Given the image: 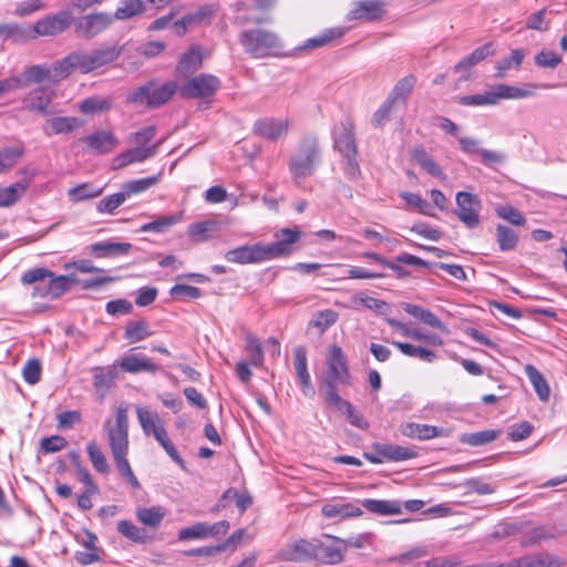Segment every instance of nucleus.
<instances>
[{"label":"nucleus","instance_id":"1","mask_svg":"<svg viewBox=\"0 0 567 567\" xmlns=\"http://www.w3.org/2000/svg\"><path fill=\"white\" fill-rule=\"evenodd\" d=\"M320 158L321 150L318 138L316 136L302 137L288 161V168L293 181L298 182L313 175Z\"/></svg>","mask_w":567,"mask_h":567},{"label":"nucleus","instance_id":"2","mask_svg":"<svg viewBox=\"0 0 567 567\" xmlns=\"http://www.w3.org/2000/svg\"><path fill=\"white\" fill-rule=\"evenodd\" d=\"M334 147L343 157V172L350 181H357L361 175L357 161L358 148L354 138V124L346 118L333 128Z\"/></svg>","mask_w":567,"mask_h":567},{"label":"nucleus","instance_id":"3","mask_svg":"<svg viewBox=\"0 0 567 567\" xmlns=\"http://www.w3.org/2000/svg\"><path fill=\"white\" fill-rule=\"evenodd\" d=\"M327 373L322 381L324 398L338 393V386H350L352 377L349 370L348 359L341 347L331 344L326 355Z\"/></svg>","mask_w":567,"mask_h":567},{"label":"nucleus","instance_id":"4","mask_svg":"<svg viewBox=\"0 0 567 567\" xmlns=\"http://www.w3.org/2000/svg\"><path fill=\"white\" fill-rule=\"evenodd\" d=\"M239 41L245 52L255 59L278 55L282 49L280 38L274 31L262 28L244 30Z\"/></svg>","mask_w":567,"mask_h":567},{"label":"nucleus","instance_id":"5","mask_svg":"<svg viewBox=\"0 0 567 567\" xmlns=\"http://www.w3.org/2000/svg\"><path fill=\"white\" fill-rule=\"evenodd\" d=\"M178 89L175 81H168L157 84L154 81L136 87L127 96L126 102L134 105H145L151 109H157L167 103Z\"/></svg>","mask_w":567,"mask_h":567},{"label":"nucleus","instance_id":"6","mask_svg":"<svg viewBox=\"0 0 567 567\" xmlns=\"http://www.w3.org/2000/svg\"><path fill=\"white\" fill-rule=\"evenodd\" d=\"M529 95H532L529 90L508 84H498L484 93L461 96L458 103L464 106H486L495 105L501 100H517Z\"/></svg>","mask_w":567,"mask_h":567},{"label":"nucleus","instance_id":"7","mask_svg":"<svg viewBox=\"0 0 567 567\" xmlns=\"http://www.w3.org/2000/svg\"><path fill=\"white\" fill-rule=\"evenodd\" d=\"M107 442L113 456L128 453V415L126 406H118L115 422L107 420L104 423Z\"/></svg>","mask_w":567,"mask_h":567},{"label":"nucleus","instance_id":"8","mask_svg":"<svg viewBox=\"0 0 567 567\" xmlns=\"http://www.w3.org/2000/svg\"><path fill=\"white\" fill-rule=\"evenodd\" d=\"M220 87V80L207 73H200L187 80L181 87L184 99H204L214 95Z\"/></svg>","mask_w":567,"mask_h":567},{"label":"nucleus","instance_id":"9","mask_svg":"<svg viewBox=\"0 0 567 567\" xmlns=\"http://www.w3.org/2000/svg\"><path fill=\"white\" fill-rule=\"evenodd\" d=\"M114 21L113 16L107 12L89 13L74 21L75 33L82 39H92L107 30Z\"/></svg>","mask_w":567,"mask_h":567},{"label":"nucleus","instance_id":"10","mask_svg":"<svg viewBox=\"0 0 567 567\" xmlns=\"http://www.w3.org/2000/svg\"><path fill=\"white\" fill-rule=\"evenodd\" d=\"M72 16L69 11H60L53 16H47L38 20L32 27L34 40L39 37H52L62 33L72 24Z\"/></svg>","mask_w":567,"mask_h":567},{"label":"nucleus","instance_id":"11","mask_svg":"<svg viewBox=\"0 0 567 567\" xmlns=\"http://www.w3.org/2000/svg\"><path fill=\"white\" fill-rule=\"evenodd\" d=\"M456 215L467 228H475L480 225L482 205L477 196L466 192H458L456 194Z\"/></svg>","mask_w":567,"mask_h":567},{"label":"nucleus","instance_id":"12","mask_svg":"<svg viewBox=\"0 0 567 567\" xmlns=\"http://www.w3.org/2000/svg\"><path fill=\"white\" fill-rule=\"evenodd\" d=\"M326 540H315L313 561L321 565H337L343 561V546L336 536L324 535Z\"/></svg>","mask_w":567,"mask_h":567},{"label":"nucleus","instance_id":"13","mask_svg":"<svg viewBox=\"0 0 567 567\" xmlns=\"http://www.w3.org/2000/svg\"><path fill=\"white\" fill-rule=\"evenodd\" d=\"M75 284H79V278L73 275L54 276L52 272V277L49 278L47 285L43 287L34 286L32 296L56 299L71 290Z\"/></svg>","mask_w":567,"mask_h":567},{"label":"nucleus","instance_id":"14","mask_svg":"<svg viewBox=\"0 0 567 567\" xmlns=\"http://www.w3.org/2000/svg\"><path fill=\"white\" fill-rule=\"evenodd\" d=\"M315 542L298 539L286 544L277 554L281 561H313Z\"/></svg>","mask_w":567,"mask_h":567},{"label":"nucleus","instance_id":"15","mask_svg":"<svg viewBox=\"0 0 567 567\" xmlns=\"http://www.w3.org/2000/svg\"><path fill=\"white\" fill-rule=\"evenodd\" d=\"M224 257L229 262L240 265L258 264L269 260L264 244L239 246L228 250Z\"/></svg>","mask_w":567,"mask_h":567},{"label":"nucleus","instance_id":"16","mask_svg":"<svg viewBox=\"0 0 567 567\" xmlns=\"http://www.w3.org/2000/svg\"><path fill=\"white\" fill-rule=\"evenodd\" d=\"M301 233L297 228H282L276 231V243L265 245L269 260L288 256L292 251V245L299 240Z\"/></svg>","mask_w":567,"mask_h":567},{"label":"nucleus","instance_id":"17","mask_svg":"<svg viewBox=\"0 0 567 567\" xmlns=\"http://www.w3.org/2000/svg\"><path fill=\"white\" fill-rule=\"evenodd\" d=\"M291 122L289 118L265 117L254 124V133L262 138L276 141L288 134Z\"/></svg>","mask_w":567,"mask_h":567},{"label":"nucleus","instance_id":"18","mask_svg":"<svg viewBox=\"0 0 567 567\" xmlns=\"http://www.w3.org/2000/svg\"><path fill=\"white\" fill-rule=\"evenodd\" d=\"M384 3L378 0H360L353 2L348 20L378 21L384 14Z\"/></svg>","mask_w":567,"mask_h":567},{"label":"nucleus","instance_id":"19","mask_svg":"<svg viewBox=\"0 0 567 567\" xmlns=\"http://www.w3.org/2000/svg\"><path fill=\"white\" fill-rule=\"evenodd\" d=\"M162 141L155 142L150 146H137L120 154L113 159V168L118 169L133 163L144 162L147 158L155 156Z\"/></svg>","mask_w":567,"mask_h":567},{"label":"nucleus","instance_id":"20","mask_svg":"<svg viewBox=\"0 0 567 567\" xmlns=\"http://www.w3.org/2000/svg\"><path fill=\"white\" fill-rule=\"evenodd\" d=\"M326 402L330 408L343 413L353 426L362 430L368 429L369 423L363 419L362 414L357 412L353 405L339 394L326 396Z\"/></svg>","mask_w":567,"mask_h":567},{"label":"nucleus","instance_id":"21","mask_svg":"<svg viewBox=\"0 0 567 567\" xmlns=\"http://www.w3.org/2000/svg\"><path fill=\"white\" fill-rule=\"evenodd\" d=\"M120 368L128 373L150 372L156 373L158 365L144 354L128 353L122 357Z\"/></svg>","mask_w":567,"mask_h":567},{"label":"nucleus","instance_id":"22","mask_svg":"<svg viewBox=\"0 0 567 567\" xmlns=\"http://www.w3.org/2000/svg\"><path fill=\"white\" fill-rule=\"evenodd\" d=\"M0 40L12 43H25L34 40L30 24L0 23Z\"/></svg>","mask_w":567,"mask_h":567},{"label":"nucleus","instance_id":"23","mask_svg":"<svg viewBox=\"0 0 567 567\" xmlns=\"http://www.w3.org/2000/svg\"><path fill=\"white\" fill-rule=\"evenodd\" d=\"M321 513L327 518L347 519L358 517L363 514L362 509L353 503L341 501L327 503L322 506Z\"/></svg>","mask_w":567,"mask_h":567},{"label":"nucleus","instance_id":"24","mask_svg":"<svg viewBox=\"0 0 567 567\" xmlns=\"http://www.w3.org/2000/svg\"><path fill=\"white\" fill-rule=\"evenodd\" d=\"M400 432L402 435L410 439H417L420 441L430 440L436 436L445 435L444 429L429 425V424H419V423H405L400 426Z\"/></svg>","mask_w":567,"mask_h":567},{"label":"nucleus","instance_id":"25","mask_svg":"<svg viewBox=\"0 0 567 567\" xmlns=\"http://www.w3.org/2000/svg\"><path fill=\"white\" fill-rule=\"evenodd\" d=\"M374 451L377 454L382 456L383 458L388 461H405L411 460L417 456V452L405 446L395 445V444H382L377 443L373 445Z\"/></svg>","mask_w":567,"mask_h":567},{"label":"nucleus","instance_id":"26","mask_svg":"<svg viewBox=\"0 0 567 567\" xmlns=\"http://www.w3.org/2000/svg\"><path fill=\"white\" fill-rule=\"evenodd\" d=\"M403 310L412 317L419 319L424 324L431 328L437 329L444 333H449L447 327L441 321V319L432 311L424 309L420 306L404 302L402 305Z\"/></svg>","mask_w":567,"mask_h":567},{"label":"nucleus","instance_id":"27","mask_svg":"<svg viewBox=\"0 0 567 567\" xmlns=\"http://www.w3.org/2000/svg\"><path fill=\"white\" fill-rule=\"evenodd\" d=\"M132 245L128 243H111L100 241L89 246V252L96 258L113 257L126 255L130 252Z\"/></svg>","mask_w":567,"mask_h":567},{"label":"nucleus","instance_id":"28","mask_svg":"<svg viewBox=\"0 0 567 567\" xmlns=\"http://www.w3.org/2000/svg\"><path fill=\"white\" fill-rule=\"evenodd\" d=\"M86 144L99 154L112 152L118 144L116 137L106 131H97L85 137Z\"/></svg>","mask_w":567,"mask_h":567},{"label":"nucleus","instance_id":"29","mask_svg":"<svg viewBox=\"0 0 567 567\" xmlns=\"http://www.w3.org/2000/svg\"><path fill=\"white\" fill-rule=\"evenodd\" d=\"M293 367L296 374L301 383L303 393L312 391L310 374L307 367V352L303 347H296L293 350Z\"/></svg>","mask_w":567,"mask_h":567},{"label":"nucleus","instance_id":"30","mask_svg":"<svg viewBox=\"0 0 567 567\" xmlns=\"http://www.w3.org/2000/svg\"><path fill=\"white\" fill-rule=\"evenodd\" d=\"M203 56L199 47L193 45L185 53L182 54L176 71L179 74L187 75L195 72L202 66Z\"/></svg>","mask_w":567,"mask_h":567},{"label":"nucleus","instance_id":"31","mask_svg":"<svg viewBox=\"0 0 567 567\" xmlns=\"http://www.w3.org/2000/svg\"><path fill=\"white\" fill-rule=\"evenodd\" d=\"M79 120L70 116H56L48 118L43 132L48 135L68 134L79 126Z\"/></svg>","mask_w":567,"mask_h":567},{"label":"nucleus","instance_id":"32","mask_svg":"<svg viewBox=\"0 0 567 567\" xmlns=\"http://www.w3.org/2000/svg\"><path fill=\"white\" fill-rule=\"evenodd\" d=\"M493 53L492 44L486 43L482 47L476 48L468 55L464 56L457 64L454 66V72L456 73H466L474 65L486 59L488 55Z\"/></svg>","mask_w":567,"mask_h":567},{"label":"nucleus","instance_id":"33","mask_svg":"<svg viewBox=\"0 0 567 567\" xmlns=\"http://www.w3.org/2000/svg\"><path fill=\"white\" fill-rule=\"evenodd\" d=\"M522 567H561L565 560L558 556L540 553L537 555H526L519 558Z\"/></svg>","mask_w":567,"mask_h":567},{"label":"nucleus","instance_id":"34","mask_svg":"<svg viewBox=\"0 0 567 567\" xmlns=\"http://www.w3.org/2000/svg\"><path fill=\"white\" fill-rule=\"evenodd\" d=\"M121 54V49L115 45L99 48L89 52L91 70L94 71L115 61Z\"/></svg>","mask_w":567,"mask_h":567},{"label":"nucleus","instance_id":"35","mask_svg":"<svg viewBox=\"0 0 567 567\" xmlns=\"http://www.w3.org/2000/svg\"><path fill=\"white\" fill-rule=\"evenodd\" d=\"M166 515L162 506L140 507L136 509L137 520L151 528H157Z\"/></svg>","mask_w":567,"mask_h":567},{"label":"nucleus","instance_id":"36","mask_svg":"<svg viewBox=\"0 0 567 567\" xmlns=\"http://www.w3.org/2000/svg\"><path fill=\"white\" fill-rule=\"evenodd\" d=\"M525 372L538 399L546 402L549 399L550 389L544 375L532 364L525 367Z\"/></svg>","mask_w":567,"mask_h":567},{"label":"nucleus","instance_id":"37","mask_svg":"<svg viewBox=\"0 0 567 567\" xmlns=\"http://www.w3.org/2000/svg\"><path fill=\"white\" fill-rule=\"evenodd\" d=\"M362 506L378 515H396L401 513V504L396 501L363 499Z\"/></svg>","mask_w":567,"mask_h":567},{"label":"nucleus","instance_id":"38","mask_svg":"<svg viewBox=\"0 0 567 567\" xmlns=\"http://www.w3.org/2000/svg\"><path fill=\"white\" fill-rule=\"evenodd\" d=\"M138 422L145 435H155L157 429H165L159 415L146 408H137Z\"/></svg>","mask_w":567,"mask_h":567},{"label":"nucleus","instance_id":"39","mask_svg":"<svg viewBox=\"0 0 567 567\" xmlns=\"http://www.w3.org/2000/svg\"><path fill=\"white\" fill-rule=\"evenodd\" d=\"M28 183L17 182L7 187H0V207L13 206L25 193Z\"/></svg>","mask_w":567,"mask_h":567},{"label":"nucleus","instance_id":"40","mask_svg":"<svg viewBox=\"0 0 567 567\" xmlns=\"http://www.w3.org/2000/svg\"><path fill=\"white\" fill-rule=\"evenodd\" d=\"M51 102L50 93L44 89H37L29 93L24 100L25 107L30 111L45 114Z\"/></svg>","mask_w":567,"mask_h":567},{"label":"nucleus","instance_id":"41","mask_svg":"<svg viewBox=\"0 0 567 567\" xmlns=\"http://www.w3.org/2000/svg\"><path fill=\"white\" fill-rule=\"evenodd\" d=\"M152 334L153 332L151 331L150 326L145 320L130 321L125 326L124 338L130 343L140 342Z\"/></svg>","mask_w":567,"mask_h":567},{"label":"nucleus","instance_id":"42","mask_svg":"<svg viewBox=\"0 0 567 567\" xmlns=\"http://www.w3.org/2000/svg\"><path fill=\"white\" fill-rule=\"evenodd\" d=\"M144 11L145 6L142 0H122L112 16L114 20H127L142 14Z\"/></svg>","mask_w":567,"mask_h":567},{"label":"nucleus","instance_id":"43","mask_svg":"<svg viewBox=\"0 0 567 567\" xmlns=\"http://www.w3.org/2000/svg\"><path fill=\"white\" fill-rule=\"evenodd\" d=\"M392 344L398 348L404 355L412 357V358H419L422 361L425 362H433L436 360V354L432 350H429L423 347L413 346L410 343L401 342V341H393Z\"/></svg>","mask_w":567,"mask_h":567},{"label":"nucleus","instance_id":"44","mask_svg":"<svg viewBox=\"0 0 567 567\" xmlns=\"http://www.w3.org/2000/svg\"><path fill=\"white\" fill-rule=\"evenodd\" d=\"M338 320V313L331 309L317 311L313 313L309 322V329L313 328L318 334H322L329 327L334 324Z\"/></svg>","mask_w":567,"mask_h":567},{"label":"nucleus","instance_id":"45","mask_svg":"<svg viewBox=\"0 0 567 567\" xmlns=\"http://www.w3.org/2000/svg\"><path fill=\"white\" fill-rule=\"evenodd\" d=\"M158 182L157 176H151L141 179H134L122 185L121 190L125 198H130L132 195L143 193L154 186Z\"/></svg>","mask_w":567,"mask_h":567},{"label":"nucleus","instance_id":"46","mask_svg":"<svg viewBox=\"0 0 567 567\" xmlns=\"http://www.w3.org/2000/svg\"><path fill=\"white\" fill-rule=\"evenodd\" d=\"M496 240L501 250L508 251L516 248L518 235L514 229L504 225H498L496 228Z\"/></svg>","mask_w":567,"mask_h":567},{"label":"nucleus","instance_id":"47","mask_svg":"<svg viewBox=\"0 0 567 567\" xmlns=\"http://www.w3.org/2000/svg\"><path fill=\"white\" fill-rule=\"evenodd\" d=\"M344 34V29L333 28L323 31L320 35L308 39L302 49L320 48L329 44Z\"/></svg>","mask_w":567,"mask_h":567},{"label":"nucleus","instance_id":"48","mask_svg":"<svg viewBox=\"0 0 567 567\" xmlns=\"http://www.w3.org/2000/svg\"><path fill=\"white\" fill-rule=\"evenodd\" d=\"M117 532L124 536L125 538L136 543V544H144L147 540V536L145 532L141 528H138L136 525H134L130 520H120L117 523Z\"/></svg>","mask_w":567,"mask_h":567},{"label":"nucleus","instance_id":"49","mask_svg":"<svg viewBox=\"0 0 567 567\" xmlns=\"http://www.w3.org/2000/svg\"><path fill=\"white\" fill-rule=\"evenodd\" d=\"M156 441L165 450V452L172 457V460L179 465L181 468L186 470L184 460L179 456L177 450L172 443L171 439L165 429H157L154 435Z\"/></svg>","mask_w":567,"mask_h":567},{"label":"nucleus","instance_id":"50","mask_svg":"<svg viewBox=\"0 0 567 567\" xmlns=\"http://www.w3.org/2000/svg\"><path fill=\"white\" fill-rule=\"evenodd\" d=\"M86 452L93 467L102 474L109 473V464L101 447L94 442H90L86 446Z\"/></svg>","mask_w":567,"mask_h":567},{"label":"nucleus","instance_id":"51","mask_svg":"<svg viewBox=\"0 0 567 567\" xmlns=\"http://www.w3.org/2000/svg\"><path fill=\"white\" fill-rule=\"evenodd\" d=\"M416 82V79L414 75H408L403 79H401L393 87V90L390 92L389 96L386 97L391 102L395 104L399 100H405L406 96L411 93L414 84Z\"/></svg>","mask_w":567,"mask_h":567},{"label":"nucleus","instance_id":"52","mask_svg":"<svg viewBox=\"0 0 567 567\" xmlns=\"http://www.w3.org/2000/svg\"><path fill=\"white\" fill-rule=\"evenodd\" d=\"M103 188L96 187L92 184L84 183L69 189L68 194L74 202H81L90 198L97 197L102 194Z\"/></svg>","mask_w":567,"mask_h":567},{"label":"nucleus","instance_id":"53","mask_svg":"<svg viewBox=\"0 0 567 567\" xmlns=\"http://www.w3.org/2000/svg\"><path fill=\"white\" fill-rule=\"evenodd\" d=\"M499 432L494 430H485L475 433H466L461 437V442L472 446H480L493 442L497 439Z\"/></svg>","mask_w":567,"mask_h":567},{"label":"nucleus","instance_id":"54","mask_svg":"<svg viewBox=\"0 0 567 567\" xmlns=\"http://www.w3.org/2000/svg\"><path fill=\"white\" fill-rule=\"evenodd\" d=\"M179 217L176 215L159 216L155 220L144 224L141 226L140 231L142 233H163L171 226L178 223Z\"/></svg>","mask_w":567,"mask_h":567},{"label":"nucleus","instance_id":"55","mask_svg":"<svg viewBox=\"0 0 567 567\" xmlns=\"http://www.w3.org/2000/svg\"><path fill=\"white\" fill-rule=\"evenodd\" d=\"M111 107V101L109 99L92 96L83 100L80 103V111L83 114H95L103 111H107Z\"/></svg>","mask_w":567,"mask_h":567},{"label":"nucleus","instance_id":"56","mask_svg":"<svg viewBox=\"0 0 567 567\" xmlns=\"http://www.w3.org/2000/svg\"><path fill=\"white\" fill-rule=\"evenodd\" d=\"M461 486L465 488L464 495L476 493L478 495L493 494L495 488L480 477L467 478L461 483Z\"/></svg>","mask_w":567,"mask_h":567},{"label":"nucleus","instance_id":"57","mask_svg":"<svg viewBox=\"0 0 567 567\" xmlns=\"http://www.w3.org/2000/svg\"><path fill=\"white\" fill-rule=\"evenodd\" d=\"M50 69L52 71V81L53 82L61 81V80L68 78L69 75H71L73 72H75L74 64L71 62L70 54L66 55L65 58L54 62L50 66Z\"/></svg>","mask_w":567,"mask_h":567},{"label":"nucleus","instance_id":"58","mask_svg":"<svg viewBox=\"0 0 567 567\" xmlns=\"http://www.w3.org/2000/svg\"><path fill=\"white\" fill-rule=\"evenodd\" d=\"M524 56H525V54L522 49L513 50L509 58L502 59L497 62L496 76L503 78L505 75L506 71L509 70L513 65L518 68L522 64Z\"/></svg>","mask_w":567,"mask_h":567},{"label":"nucleus","instance_id":"59","mask_svg":"<svg viewBox=\"0 0 567 567\" xmlns=\"http://www.w3.org/2000/svg\"><path fill=\"white\" fill-rule=\"evenodd\" d=\"M126 200L122 190L102 198L96 204V210L101 214H112L117 207H120Z\"/></svg>","mask_w":567,"mask_h":567},{"label":"nucleus","instance_id":"60","mask_svg":"<svg viewBox=\"0 0 567 567\" xmlns=\"http://www.w3.org/2000/svg\"><path fill=\"white\" fill-rule=\"evenodd\" d=\"M27 83H41L45 80L52 81V71L44 65H33L28 68L24 73Z\"/></svg>","mask_w":567,"mask_h":567},{"label":"nucleus","instance_id":"61","mask_svg":"<svg viewBox=\"0 0 567 567\" xmlns=\"http://www.w3.org/2000/svg\"><path fill=\"white\" fill-rule=\"evenodd\" d=\"M246 348L249 351L250 363L255 367H261L264 363V351L259 340L250 333L247 334Z\"/></svg>","mask_w":567,"mask_h":567},{"label":"nucleus","instance_id":"62","mask_svg":"<svg viewBox=\"0 0 567 567\" xmlns=\"http://www.w3.org/2000/svg\"><path fill=\"white\" fill-rule=\"evenodd\" d=\"M22 147H6L0 151V173L11 168L22 156Z\"/></svg>","mask_w":567,"mask_h":567},{"label":"nucleus","instance_id":"63","mask_svg":"<svg viewBox=\"0 0 567 567\" xmlns=\"http://www.w3.org/2000/svg\"><path fill=\"white\" fill-rule=\"evenodd\" d=\"M394 103L390 100L385 99V101L381 104V106L374 112L371 124L375 128H381L384 124L390 120L391 113L393 111Z\"/></svg>","mask_w":567,"mask_h":567},{"label":"nucleus","instance_id":"64","mask_svg":"<svg viewBox=\"0 0 567 567\" xmlns=\"http://www.w3.org/2000/svg\"><path fill=\"white\" fill-rule=\"evenodd\" d=\"M169 293L173 298L184 299H198L202 297V290L194 286L175 285L171 288Z\"/></svg>","mask_w":567,"mask_h":567}]
</instances>
